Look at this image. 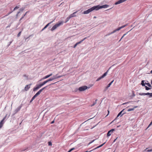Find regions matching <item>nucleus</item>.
Segmentation results:
<instances>
[{"label": "nucleus", "mask_w": 152, "mask_h": 152, "mask_svg": "<svg viewBox=\"0 0 152 152\" xmlns=\"http://www.w3.org/2000/svg\"><path fill=\"white\" fill-rule=\"evenodd\" d=\"M96 10V8L95 6H94L88 9L87 10H86L84 11L83 12V14H88L90 12L93 11L94 10Z\"/></svg>", "instance_id": "1"}, {"label": "nucleus", "mask_w": 152, "mask_h": 152, "mask_svg": "<svg viewBox=\"0 0 152 152\" xmlns=\"http://www.w3.org/2000/svg\"><path fill=\"white\" fill-rule=\"evenodd\" d=\"M63 24V22L62 21L59 22L51 28V30L52 31H53L55 30L57 27L61 25H62Z\"/></svg>", "instance_id": "2"}, {"label": "nucleus", "mask_w": 152, "mask_h": 152, "mask_svg": "<svg viewBox=\"0 0 152 152\" xmlns=\"http://www.w3.org/2000/svg\"><path fill=\"white\" fill-rule=\"evenodd\" d=\"M95 6L96 8V10H97L100 9L102 8H107L109 7V5L107 4H105L102 6L98 5Z\"/></svg>", "instance_id": "3"}, {"label": "nucleus", "mask_w": 152, "mask_h": 152, "mask_svg": "<svg viewBox=\"0 0 152 152\" xmlns=\"http://www.w3.org/2000/svg\"><path fill=\"white\" fill-rule=\"evenodd\" d=\"M88 88L87 86H81L78 88V90L80 91H82L85 90Z\"/></svg>", "instance_id": "4"}, {"label": "nucleus", "mask_w": 152, "mask_h": 152, "mask_svg": "<svg viewBox=\"0 0 152 152\" xmlns=\"http://www.w3.org/2000/svg\"><path fill=\"white\" fill-rule=\"evenodd\" d=\"M124 110H122L118 114L116 118L114 120H113L111 122V123H112V122H113V121H114L119 116H120V117H121L123 115H124V114L125 113H122L123 112H124Z\"/></svg>", "instance_id": "5"}, {"label": "nucleus", "mask_w": 152, "mask_h": 152, "mask_svg": "<svg viewBox=\"0 0 152 152\" xmlns=\"http://www.w3.org/2000/svg\"><path fill=\"white\" fill-rule=\"evenodd\" d=\"M108 70H107V72H105L102 76L99 77L96 80V81H98L104 78L107 75Z\"/></svg>", "instance_id": "6"}, {"label": "nucleus", "mask_w": 152, "mask_h": 152, "mask_svg": "<svg viewBox=\"0 0 152 152\" xmlns=\"http://www.w3.org/2000/svg\"><path fill=\"white\" fill-rule=\"evenodd\" d=\"M22 104H20L19 107H18L14 111V113L13 114V115H15L16 113H18L19 111H20V110L21 109L22 107Z\"/></svg>", "instance_id": "7"}, {"label": "nucleus", "mask_w": 152, "mask_h": 152, "mask_svg": "<svg viewBox=\"0 0 152 152\" xmlns=\"http://www.w3.org/2000/svg\"><path fill=\"white\" fill-rule=\"evenodd\" d=\"M42 86L41 84H40L37 85H36V87H35L33 89V91H35L36 90L38 89L39 88H40Z\"/></svg>", "instance_id": "8"}, {"label": "nucleus", "mask_w": 152, "mask_h": 152, "mask_svg": "<svg viewBox=\"0 0 152 152\" xmlns=\"http://www.w3.org/2000/svg\"><path fill=\"white\" fill-rule=\"evenodd\" d=\"M115 129H113L109 130L108 131L107 133V136L109 137L111 135V134L113 132L115 131Z\"/></svg>", "instance_id": "9"}, {"label": "nucleus", "mask_w": 152, "mask_h": 152, "mask_svg": "<svg viewBox=\"0 0 152 152\" xmlns=\"http://www.w3.org/2000/svg\"><path fill=\"white\" fill-rule=\"evenodd\" d=\"M7 116V114H6V116L4 117L3 118V119L0 122V128H1L3 125V124H4V121L5 120V119L6 118Z\"/></svg>", "instance_id": "10"}, {"label": "nucleus", "mask_w": 152, "mask_h": 152, "mask_svg": "<svg viewBox=\"0 0 152 152\" xmlns=\"http://www.w3.org/2000/svg\"><path fill=\"white\" fill-rule=\"evenodd\" d=\"M54 20H53V21H51V22H50L49 23H48V24H47L45 27H44L41 30V31H43L44 29H45L50 24L52 23L54 21Z\"/></svg>", "instance_id": "11"}, {"label": "nucleus", "mask_w": 152, "mask_h": 152, "mask_svg": "<svg viewBox=\"0 0 152 152\" xmlns=\"http://www.w3.org/2000/svg\"><path fill=\"white\" fill-rule=\"evenodd\" d=\"M53 75L52 73H51L49 75H47L45 76L43 78H42L40 80V81H41L42 80H44L45 79H47L49 77H50V76H51Z\"/></svg>", "instance_id": "12"}, {"label": "nucleus", "mask_w": 152, "mask_h": 152, "mask_svg": "<svg viewBox=\"0 0 152 152\" xmlns=\"http://www.w3.org/2000/svg\"><path fill=\"white\" fill-rule=\"evenodd\" d=\"M51 79L50 78H49V79H48L47 80L44 81L43 83H41L42 86H43V85H44L46 83H47L49 81H51Z\"/></svg>", "instance_id": "13"}, {"label": "nucleus", "mask_w": 152, "mask_h": 152, "mask_svg": "<svg viewBox=\"0 0 152 152\" xmlns=\"http://www.w3.org/2000/svg\"><path fill=\"white\" fill-rule=\"evenodd\" d=\"M114 81V80H113V81H112L111 82H110L108 85L107 86H106V87H105V88L104 89V91H106L108 88L112 84V83H113V82Z\"/></svg>", "instance_id": "14"}, {"label": "nucleus", "mask_w": 152, "mask_h": 152, "mask_svg": "<svg viewBox=\"0 0 152 152\" xmlns=\"http://www.w3.org/2000/svg\"><path fill=\"white\" fill-rule=\"evenodd\" d=\"M31 84L29 85H26L25 87V90L26 91H27L30 87V86Z\"/></svg>", "instance_id": "15"}, {"label": "nucleus", "mask_w": 152, "mask_h": 152, "mask_svg": "<svg viewBox=\"0 0 152 152\" xmlns=\"http://www.w3.org/2000/svg\"><path fill=\"white\" fill-rule=\"evenodd\" d=\"M77 11H76L75 12H74V13H73L72 14H71L69 16H70V18H72V17H75L76 16V13H77Z\"/></svg>", "instance_id": "16"}, {"label": "nucleus", "mask_w": 152, "mask_h": 152, "mask_svg": "<svg viewBox=\"0 0 152 152\" xmlns=\"http://www.w3.org/2000/svg\"><path fill=\"white\" fill-rule=\"evenodd\" d=\"M121 29V27H120L119 28H117V29H115V30H114L113 32H111L110 33V34H111L113 33H114L115 32H116L117 31H119Z\"/></svg>", "instance_id": "17"}, {"label": "nucleus", "mask_w": 152, "mask_h": 152, "mask_svg": "<svg viewBox=\"0 0 152 152\" xmlns=\"http://www.w3.org/2000/svg\"><path fill=\"white\" fill-rule=\"evenodd\" d=\"M57 75L58 74H56L55 75L53 76L52 77L50 78L51 79L52 81L54 80L55 79L57 78Z\"/></svg>", "instance_id": "18"}, {"label": "nucleus", "mask_w": 152, "mask_h": 152, "mask_svg": "<svg viewBox=\"0 0 152 152\" xmlns=\"http://www.w3.org/2000/svg\"><path fill=\"white\" fill-rule=\"evenodd\" d=\"M87 38V37H86L85 38H84L81 41H80L79 42H77V44L78 45V44H80L82 42H83L84 40H85V39H86Z\"/></svg>", "instance_id": "19"}, {"label": "nucleus", "mask_w": 152, "mask_h": 152, "mask_svg": "<svg viewBox=\"0 0 152 152\" xmlns=\"http://www.w3.org/2000/svg\"><path fill=\"white\" fill-rule=\"evenodd\" d=\"M145 151L147 152H150L152 151V148L150 149H148V148H146L145 150Z\"/></svg>", "instance_id": "20"}, {"label": "nucleus", "mask_w": 152, "mask_h": 152, "mask_svg": "<svg viewBox=\"0 0 152 152\" xmlns=\"http://www.w3.org/2000/svg\"><path fill=\"white\" fill-rule=\"evenodd\" d=\"M145 81L144 80H142L141 81V84L142 85V86H145Z\"/></svg>", "instance_id": "21"}, {"label": "nucleus", "mask_w": 152, "mask_h": 152, "mask_svg": "<svg viewBox=\"0 0 152 152\" xmlns=\"http://www.w3.org/2000/svg\"><path fill=\"white\" fill-rule=\"evenodd\" d=\"M47 86H47L43 88H42L40 89L38 91H39L40 92V93H41L42 91L45 89L47 87Z\"/></svg>", "instance_id": "22"}, {"label": "nucleus", "mask_w": 152, "mask_h": 152, "mask_svg": "<svg viewBox=\"0 0 152 152\" xmlns=\"http://www.w3.org/2000/svg\"><path fill=\"white\" fill-rule=\"evenodd\" d=\"M70 18V16H69V17H67V18L66 19L65 23H66V22H68V21L70 19V18Z\"/></svg>", "instance_id": "23"}, {"label": "nucleus", "mask_w": 152, "mask_h": 152, "mask_svg": "<svg viewBox=\"0 0 152 152\" xmlns=\"http://www.w3.org/2000/svg\"><path fill=\"white\" fill-rule=\"evenodd\" d=\"M105 143H106V142H104V143H103V144H102V145H99V146H98L97 147H96V148H100V147H102V146H103V145H104V144Z\"/></svg>", "instance_id": "24"}, {"label": "nucleus", "mask_w": 152, "mask_h": 152, "mask_svg": "<svg viewBox=\"0 0 152 152\" xmlns=\"http://www.w3.org/2000/svg\"><path fill=\"white\" fill-rule=\"evenodd\" d=\"M25 8L22 7L19 9V11L20 12H23Z\"/></svg>", "instance_id": "25"}, {"label": "nucleus", "mask_w": 152, "mask_h": 152, "mask_svg": "<svg viewBox=\"0 0 152 152\" xmlns=\"http://www.w3.org/2000/svg\"><path fill=\"white\" fill-rule=\"evenodd\" d=\"M97 99H96L95 100V102H94V103L91 105V107H92L96 103V101H97Z\"/></svg>", "instance_id": "26"}, {"label": "nucleus", "mask_w": 152, "mask_h": 152, "mask_svg": "<svg viewBox=\"0 0 152 152\" xmlns=\"http://www.w3.org/2000/svg\"><path fill=\"white\" fill-rule=\"evenodd\" d=\"M145 84L147 85L149 87H151V85L149 83H145Z\"/></svg>", "instance_id": "27"}, {"label": "nucleus", "mask_w": 152, "mask_h": 152, "mask_svg": "<svg viewBox=\"0 0 152 152\" xmlns=\"http://www.w3.org/2000/svg\"><path fill=\"white\" fill-rule=\"evenodd\" d=\"M134 110V108H129L127 110V111L129 112V111H133Z\"/></svg>", "instance_id": "28"}, {"label": "nucleus", "mask_w": 152, "mask_h": 152, "mask_svg": "<svg viewBox=\"0 0 152 152\" xmlns=\"http://www.w3.org/2000/svg\"><path fill=\"white\" fill-rule=\"evenodd\" d=\"M139 94L141 96L145 95V93H140Z\"/></svg>", "instance_id": "29"}, {"label": "nucleus", "mask_w": 152, "mask_h": 152, "mask_svg": "<svg viewBox=\"0 0 152 152\" xmlns=\"http://www.w3.org/2000/svg\"><path fill=\"white\" fill-rule=\"evenodd\" d=\"M27 12H27L25 13V14L20 18V20H22L23 18L25 16V15H26V13H27Z\"/></svg>", "instance_id": "30"}, {"label": "nucleus", "mask_w": 152, "mask_h": 152, "mask_svg": "<svg viewBox=\"0 0 152 152\" xmlns=\"http://www.w3.org/2000/svg\"><path fill=\"white\" fill-rule=\"evenodd\" d=\"M145 90H148L151 89L150 88L148 87L147 86H145Z\"/></svg>", "instance_id": "31"}, {"label": "nucleus", "mask_w": 152, "mask_h": 152, "mask_svg": "<svg viewBox=\"0 0 152 152\" xmlns=\"http://www.w3.org/2000/svg\"><path fill=\"white\" fill-rule=\"evenodd\" d=\"M75 149V148H72L70 149L68 151V152H71L73 150H74Z\"/></svg>", "instance_id": "32"}, {"label": "nucleus", "mask_w": 152, "mask_h": 152, "mask_svg": "<svg viewBox=\"0 0 152 152\" xmlns=\"http://www.w3.org/2000/svg\"><path fill=\"white\" fill-rule=\"evenodd\" d=\"M12 12V11H11V12H9L4 17L8 16Z\"/></svg>", "instance_id": "33"}, {"label": "nucleus", "mask_w": 152, "mask_h": 152, "mask_svg": "<svg viewBox=\"0 0 152 152\" xmlns=\"http://www.w3.org/2000/svg\"><path fill=\"white\" fill-rule=\"evenodd\" d=\"M20 7V5H18L17 6H16L15 8L16 9V10H17V9H18Z\"/></svg>", "instance_id": "34"}, {"label": "nucleus", "mask_w": 152, "mask_h": 152, "mask_svg": "<svg viewBox=\"0 0 152 152\" xmlns=\"http://www.w3.org/2000/svg\"><path fill=\"white\" fill-rule=\"evenodd\" d=\"M21 32L20 31V32L18 34H17V37H19L21 35Z\"/></svg>", "instance_id": "35"}, {"label": "nucleus", "mask_w": 152, "mask_h": 152, "mask_svg": "<svg viewBox=\"0 0 152 152\" xmlns=\"http://www.w3.org/2000/svg\"><path fill=\"white\" fill-rule=\"evenodd\" d=\"M23 76L24 77H25L26 79H28V76H27L26 75H23Z\"/></svg>", "instance_id": "36"}, {"label": "nucleus", "mask_w": 152, "mask_h": 152, "mask_svg": "<svg viewBox=\"0 0 152 152\" xmlns=\"http://www.w3.org/2000/svg\"><path fill=\"white\" fill-rule=\"evenodd\" d=\"M40 93L39 91H38L37 93L35 95H36V96H37L38 95H39Z\"/></svg>", "instance_id": "37"}, {"label": "nucleus", "mask_w": 152, "mask_h": 152, "mask_svg": "<svg viewBox=\"0 0 152 152\" xmlns=\"http://www.w3.org/2000/svg\"><path fill=\"white\" fill-rule=\"evenodd\" d=\"M37 96H36V95H35L32 98V100H34L35 99V98Z\"/></svg>", "instance_id": "38"}, {"label": "nucleus", "mask_w": 152, "mask_h": 152, "mask_svg": "<svg viewBox=\"0 0 152 152\" xmlns=\"http://www.w3.org/2000/svg\"><path fill=\"white\" fill-rule=\"evenodd\" d=\"M127 25V24H126L125 25H123V26H121V28H123L125 27H126Z\"/></svg>", "instance_id": "39"}, {"label": "nucleus", "mask_w": 152, "mask_h": 152, "mask_svg": "<svg viewBox=\"0 0 152 152\" xmlns=\"http://www.w3.org/2000/svg\"><path fill=\"white\" fill-rule=\"evenodd\" d=\"M127 25V24H126L125 25H123V26H121V28H123L125 27H126Z\"/></svg>", "instance_id": "40"}, {"label": "nucleus", "mask_w": 152, "mask_h": 152, "mask_svg": "<svg viewBox=\"0 0 152 152\" xmlns=\"http://www.w3.org/2000/svg\"><path fill=\"white\" fill-rule=\"evenodd\" d=\"M152 124V121H151V122L149 124V125L148 126V127L147 128V129H148V128Z\"/></svg>", "instance_id": "41"}, {"label": "nucleus", "mask_w": 152, "mask_h": 152, "mask_svg": "<svg viewBox=\"0 0 152 152\" xmlns=\"http://www.w3.org/2000/svg\"><path fill=\"white\" fill-rule=\"evenodd\" d=\"M95 140H92V141H91V142H90L88 144L89 145L91 144V143H92V142H93Z\"/></svg>", "instance_id": "42"}, {"label": "nucleus", "mask_w": 152, "mask_h": 152, "mask_svg": "<svg viewBox=\"0 0 152 152\" xmlns=\"http://www.w3.org/2000/svg\"><path fill=\"white\" fill-rule=\"evenodd\" d=\"M128 32H127L126 34H124L122 36V37H121V39H122L124 37V36L126 35L127 34V33Z\"/></svg>", "instance_id": "43"}, {"label": "nucleus", "mask_w": 152, "mask_h": 152, "mask_svg": "<svg viewBox=\"0 0 152 152\" xmlns=\"http://www.w3.org/2000/svg\"><path fill=\"white\" fill-rule=\"evenodd\" d=\"M149 96V97H152V93H150Z\"/></svg>", "instance_id": "44"}, {"label": "nucleus", "mask_w": 152, "mask_h": 152, "mask_svg": "<svg viewBox=\"0 0 152 152\" xmlns=\"http://www.w3.org/2000/svg\"><path fill=\"white\" fill-rule=\"evenodd\" d=\"M130 102H125V103H123L122 104L123 105H124V104H128V103H130Z\"/></svg>", "instance_id": "45"}, {"label": "nucleus", "mask_w": 152, "mask_h": 152, "mask_svg": "<svg viewBox=\"0 0 152 152\" xmlns=\"http://www.w3.org/2000/svg\"><path fill=\"white\" fill-rule=\"evenodd\" d=\"M20 13V11L18 12L16 16V17H17L18 16V15Z\"/></svg>", "instance_id": "46"}, {"label": "nucleus", "mask_w": 152, "mask_h": 152, "mask_svg": "<svg viewBox=\"0 0 152 152\" xmlns=\"http://www.w3.org/2000/svg\"><path fill=\"white\" fill-rule=\"evenodd\" d=\"M48 145L49 146H50V145H52V143L50 142H48Z\"/></svg>", "instance_id": "47"}, {"label": "nucleus", "mask_w": 152, "mask_h": 152, "mask_svg": "<svg viewBox=\"0 0 152 152\" xmlns=\"http://www.w3.org/2000/svg\"><path fill=\"white\" fill-rule=\"evenodd\" d=\"M135 96V95L134 94V91L132 92V96L133 97H134Z\"/></svg>", "instance_id": "48"}, {"label": "nucleus", "mask_w": 152, "mask_h": 152, "mask_svg": "<svg viewBox=\"0 0 152 152\" xmlns=\"http://www.w3.org/2000/svg\"><path fill=\"white\" fill-rule=\"evenodd\" d=\"M77 45H78L77 44V43H76L73 46V48H75Z\"/></svg>", "instance_id": "49"}, {"label": "nucleus", "mask_w": 152, "mask_h": 152, "mask_svg": "<svg viewBox=\"0 0 152 152\" xmlns=\"http://www.w3.org/2000/svg\"><path fill=\"white\" fill-rule=\"evenodd\" d=\"M150 94V93H145V95H149V94Z\"/></svg>", "instance_id": "50"}, {"label": "nucleus", "mask_w": 152, "mask_h": 152, "mask_svg": "<svg viewBox=\"0 0 152 152\" xmlns=\"http://www.w3.org/2000/svg\"><path fill=\"white\" fill-rule=\"evenodd\" d=\"M12 41L13 40L10 42H9V44H8V46H9V45H10V44L12 42Z\"/></svg>", "instance_id": "51"}, {"label": "nucleus", "mask_w": 152, "mask_h": 152, "mask_svg": "<svg viewBox=\"0 0 152 152\" xmlns=\"http://www.w3.org/2000/svg\"><path fill=\"white\" fill-rule=\"evenodd\" d=\"M96 149H97V148H95L94 149H93V150H91V151H88V152H91V151H93V150H94Z\"/></svg>", "instance_id": "52"}, {"label": "nucleus", "mask_w": 152, "mask_h": 152, "mask_svg": "<svg viewBox=\"0 0 152 152\" xmlns=\"http://www.w3.org/2000/svg\"><path fill=\"white\" fill-rule=\"evenodd\" d=\"M137 107H138L137 106H134L133 108H134V110L135 108H137Z\"/></svg>", "instance_id": "53"}, {"label": "nucleus", "mask_w": 152, "mask_h": 152, "mask_svg": "<svg viewBox=\"0 0 152 152\" xmlns=\"http://www.w3.org/2000/svg\"><path fill=\"white\" fill-rule=\"evenodd\" d=\"M15 10H16V9L15 8H14L13 10L12 11H12V12H13Z\"/></svg>", "instance_id": "54"}, {"label": "nucleus", "mask_w": 152, "mask_h": 152, "mask_svg": "<svg viewBox=\"0 0 152 152\" xmlns=\"http://www.w3.org/2000/svg\"><path fill=\"white\" fill-rule=\"evenodd\" d=\"M62 77V76H57V78H60V77Z\"/></svg>", "instance_id": "55"}, {"label": "nucleus", "mask_w": 152, "mask_h": 152, "mask_svg": "<svg viewBox=\"0 0 152 152\" xmlns=\"http://www.w3.org/2000/svg\"><path fill=\"white\" fill-rule=\"evenodd\" d=\"M28 148H26V149H23V150H22V151H25V150H26V149H28Z\"/></svg>", "instance_id": "56"}, {"label": "nucleus", "mask_w": 152, "mask_h": 152, "mask_svg": "<svg viewBox=\"0 0 152 152\" xmlns=\"http://www.w3.org/2000/svg\"><path fill=\"white\" fill-rule=\"evenodd\" d=\"M31 35H30V36H29V37H28L26 38V39H28V38L30 37H31Z\"/></svg>", "instance_id": "57"}, {"label": "nucleus", "mask_w": 152, "mask_h": 152, "mask_svg": "<svg viewBox=\"0 0 152 152\" xmlns=\"http://www.w3.org/2000/svg\"><path fill=\"white\" fill-rule=\"evenodd\" d=\"M54 123V121H52V122H51V124H52Z\"/></svg>", "instance_id": "58"}, {"label": "nucleus", "mask_w": 152, "mask_h": 152, "mask_svg": "<svg viewBox=\"0 0 152 152\" xmlns=\"http://www.w3.org/2000/svg\"><path fill=\"white\" fill-rule=\"evenodd\" d=\"M34 100H32V98L31 99V100L30 101V102H32Z\"/></svg>", "instance_id": "59"}, {"label": "nucleus", "mask_w": 152, "mask_h": 152, "mask_svg": "<svg viewBox=\"0 0 152 152\" xmlns=\"http://www.w3.org/2000/svg\"><path fill=\"white\" fill-rule=\"evenodd\" d=\"M150 73H151L152 74V70L151 71Z\"/></svg>", "instance_id": "60"}, {"label": "nucleus", "mask_w": 152, "mask_h": 152, "mask_svg": "<svg viewBox=\"0 0 152 152\" xmlns=\"http://www.w3.org/2000/svg\"><path fill=\"white\" fill-rule=\"evenodd\" d=\"M10 27V26H7V28H8V27Z\"/></svg>", "instance_id": "61"}, {"label": "nucleus", "mask_w": 152, "mask_h": 152, "mask_svg": "<svg viewBox=\"0 0 152 152\" xmlns=\"http://www.w3.org/2000/svg\"><path fill=\"white\" fill-rule=\"evenodd\" d=\"M116 140V139H115L114 140V141L113 142H115V141Z\"/></svg>", "instance_id": "62"}, {"label": "nucleus", "mask_w": 152, "mask_h": 152, "mask_svg": "<svg viewBox=\"0 0 152 152\" xmlns=\"http://www.w3.org/2000/svg\"><path fill=\"white\" fill-rule=\"evenodd\" d=\"M55 83H52V84H50V85H52V84H55Z\"/></svg>", "instance_id": "63"}, {"label": "nucleus", "mask_w": 152, "mask_h": 152, "mask_svg": "<svg viewBox=\"0 0 152 152\" xmlns=\"http://www.w3.org/2000/svg\"><path fill=\"white\" fill-rule=\"evenodd\" d=\"M10 115H8V116L7 117V118H8L9 117Z\"/></svg>", "instance_id": "64"}]
</instances>
